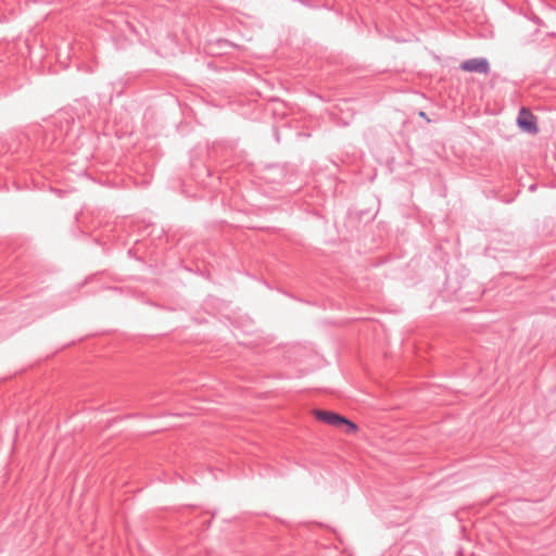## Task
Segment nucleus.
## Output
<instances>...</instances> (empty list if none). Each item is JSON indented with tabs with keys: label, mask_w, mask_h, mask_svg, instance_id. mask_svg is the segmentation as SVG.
<instances>
[{
	"label": "nucleus",
	"mask_w": 556,
	"mask_h": 556,
	"mask_svg": "<svg viewBox=\"0 0 556 556\" xmlns=\"http://www.w3.org/2000/svg\"><path fill=\"white\" fill-rule=\"evenodd\" d=\"M314 415L315 417L320 420V421H324L330 426L333 425V421L336 419V417L339 415L337 413H333V412H329V410H315L314 412Z\"/></svg>",
	"instance_id": "obj_3"
},
{
	"label": "nucleus",
	"mask_w": 556,
	"mask_h": 556,
	"mask_svg": "<svg viewBox=\"0 0 556 556\" xmlns=\"http://www.w3.org/2000/svg\"><path fill=\"white\" fill-rule=\"evenodd\" d=\"M344 422H345V417L344 416H341V415H338L333 421V427H337V428H343L344 426Z\"/></svg>",
	"instance_id": "obj_5"
},
{
	"label": "nucleus",
	"mask_w": 556,
	"mask_h": 556,
	"mask_svg": "<svg viewBox=\"0 0 556 556\" xmlns=\"http://www.w3.org/2000/svg\"><path fill=\"white\" fill-rule=\"evenodd\" d=\"M343 427L345 428V432L348 434H356L359 430L358 426L348 418H345V422H344Z\"/></svg>",
	"instance_id": "obj_4"
},
{
	"label": "nucleus",
	"mask_w": 556,
	"mask_h": 556,
	"mask_svg": "<svg viewBox=\"0 0 556 556\" xmlns=\"http://www.w3.org/2000/svg\"><path fill=\"white\" fill-rule=\"evenodd\" d=\"M519 128L528 134H536L539 131L536 117L527 108H521L517 117Z\"/></svg>",
	"instance_id": "obj_1"
},
{
	"label": "nucleus",
	"mask_w": 556,
	"mask_h": 556,
	"mask_svg": "<svg viewBox=\"0 0 556 556\" xmlns=\"http://www.w3.org/2000/svg\"><path fill=\"white\" fill-rule=\"evenodd\" d=\"M419 115L421 116V118H426L427 121H429L425 114V112H420Z\"/></svg>",
	"instance_id": "obj_6"
},
{
	"label": "nucleus",
	"mask_w": 556,
	"mask_h": 556,
	"mask_svg": "<svg viewBox=\"0 0 556 556\" xmlns=\"http://www.w3.org/2000/svg\"><path fill=\"white\" fill-rule=\"evenodd\" d=\"M460 68L465 72L483 73L486 70V63L483 60L472 59L463 62Z\"/></svg>",
	"instance_id": "obj_2"
}]
</instances>
